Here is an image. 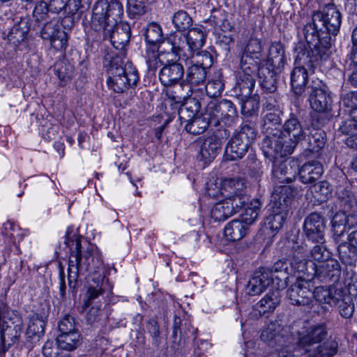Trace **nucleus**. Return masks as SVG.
Listing matches in <instances>:
<instances>
[{"label":"nucleus","mask_w":357,"mask_h":357,"mask_svg":"<svg viewBox=\"0 0 357 357\" xmlns=\"http://www.w3.org/2000/svg\"><path fill=\"white\" fill-rule=\"evenodd\" d=\"M14 24L8 34L10 43L17 45L22 42L29 31V20L26 17H15Z\"/></svg>","instance_id":"nucleus-28"},{"label":"nucleus","mask_w":357,"mask_h":357,"mask_svg":"<svg viewBox=\"0 0 357 357\" xmlns=\"http://www.w3.org/2000/svg\"><path fill=\"white\" fill-rule=\"evenodd\" d=\"M312 47H309L310 50L298 47L296 49L297 52L298 51L308 52L310 55H314L317 57V62L319 60H326L329 56L328 50L331 47V36H322V39L319 40V43L317 44V47L315 45H311Z\"/></svg>","instance_id":"nucleus-41"},{"label":"nucleus","mask_w":357,"mask_h":357,"mask_svg":"<svg viewBox=\"0 0 357 357\" xmlns=\"http://www.w3.org/2000/svg\"><path fill=\"white\" fill-rule=\"evenodd\" d=\"M172 53V51L166 52L165 50H162V47H159L158 53L156 54L153 52L149 56L146 63L148 70L149 72L154 73L156 70L162 65H165L169 61L176 60L177 58L175 57L174 54H168Z\"/></svg>","instance_id":"nucleus-36"},{"label":"nucleus","mask_w":357,"mask_h":357,"mask_svg":"<svg viewBox=\"0 0 357 357\" xmlns=\"http://www.w3.org/2000/svg\"><path fill=\"white\" fill-rule=\"evenodd\" d=\"M280 135L294 151L298 143L305 139L307 134L300 120L293 114L280 128Z\"/></svg>","instance_id":"nucleus-17"},{"label":"nucleus","mask_w":357,"mask_h":357,"mask_svg":"<svg viewBox=\"0 0 357 357\" xmlns=\"http://www.w3.org/2000/svg\"><path fill=\"white\" fill-rule=\"evenodd\" d=\"M310 107L317 112H325L331 109L330 93L321 87H312L309 96Z\"/></svg>","instance_id":"nucleus-26"},{"label":"nucleus","mask_w":357,"mask_h":357,"mask_svg":"<svg viewBox=\"0 0 357 357\" xmlns=\"http://www.w3.org/2000/svg\"><path fill=\"white\" fill-rule=\"evenodd\" d=\"M291 252L289 261L291 269L303 276L317 278L322 282H337L341 275L340 263L332 258L324 263L307 267V245L305 241H289Z\"/></svg>","instance_id":"nucleus-2"},{"label":"nucleus","mask_w":357,"mask_h":357,"mask_svg":"<svg viewBox=\"0 0 357 357\" xmlns=\"http://www.w3.org/2000/svg\"><path fill=\"white\" fill-rule=\"evenodd\" d=\"M228 204L233 208L234 213H237L248 202L249 198L246 193L232 195L225 197Z\"/></svg>","instance_id":"nucleus-59"},{"label":"nucleus","mask_w":357,"mask_h":357,"mask_svg":"<svg viewBox=\"0 0 357 357\" xmlns=\"http://www.w3.org/2000/svg\"><path fill=\"white\" fill-rule=\"evenodd\" d=\"M257 132L250 125L243 124L240 130L229 139L225 150L229 160H237L243 158L250 144L255 140Z\"/></svg>","instance_id":"nucleus-9"},{"label":"nucleus","mask_w":357,"mask_h":357,"mask_svg":"<svg viewBox=\"0 0 357 357\" xmlns=\"http://www.w3.org/2000/svg\"><path fill=\"white\" fill-rule=\"evenodd\" d=\"M345 218L336 213L332 219V231L335 241H338L348 229L344 222Z\"/></svg>","instance_id":"nucleus-56"},{"label":"nucleus","mask_w":357,"mask_h":357,"mask_svg":"<svg viewBox=\"0 0 357 357\" xmlns=\"http://www.w3.org/2000/svg\"><path fill=\"white\" fill-rule=\"evenodd\" d=\"M123 15V6L117 0L107 1L100 0L93 8L91 27L98 33L99 39L109 40L119 53L112 52L109 55L125 56V48L129 43L131 31L128 24H117Z\"/></svg>","instance_id":"nucleus-1"},{"label":"nucleus","mask_w":357,"mask_h":357,"mask_svg":"<svg viewBox=\"0 0 357 357\" xmlns=\"http://www.w3.org/2000/svg\"><path fill=\"white\" fill-rule=\"evenodd\" d=\"M326 222L318 213H312L305 220L303 230L308 240L317 243H324Z\"/></svg>","instance_id":"nucleus-20"},{"label":"nucleus","mask_w":357,"mask_h":357,"mask_svg":"<svg viewBox=\"0 0 357 357\" xmlns=\"http://www.w3.org/2000/svg\"><path fill=\"white\" fill-rule=\"evenodd\" d=\"M105 59L109 61V88L114 92L123 93L130 87L136 86L139 76L132 63H127L123 66L124 62L121 56L109 55Z\"/></svg>","instance_id":"nucleus-4"},{"label":"nucleus","mask_w":357,"mask_h":357,"mask_svg":"<svg viewBox=\"0 0 357 357\" xmlns=\"http://www.w3.org/2000/svg\"><path fill=\"white\" fill-rule=\"evenodd\" d=\"M257 73L262 89L267 93H274L277 90L278 76L281 72H276V69L267 66L258 65Z\"/></svg>","instance_id":"nucleus-27"},{"label":"nucleus","mask_w":357,"mask_h":357,"mask_svg":"<svg viewBox=\"0 0 357 357\" xmlns=\"http://www.w3.org/2000/svg\"><path fill=\"white\" fill-rule=\"evenodd\" d=\"M296 194V190L289 185L277 186L272 195L273 207L287 211V208L291 205Z\"/></svg>","instance_id":"nucleus-25"},{"label":"nucleus","mask_w":357,"mask_h":357,"mask_svg":"<svg viewBox=\"0 0 357 357\" xmlns=\"http://www.w3.org/2000/svg\"><path fill=\"white\" fill-rule=\"evenodd\" d=\"M279 130L266 134L261 143V151L266 158L274 161L278 158H284L293 153L294 150L284 139Z\"/></svg>","instance_id":"nucleus-15"},{"label":"nucleus","mask_w":357,"mask_h":357,"mask_svg":"<svg viewBox=\"0 0 357 357\" xmlns=\"http://www.w3.org/2000/svg\"><path fill=\"white\" fill-rule=\"evenodd\" d=\"M45 332V321L38 314L34 313L29 317L26 331L28 347H35L40 340Z\"/></svg>","instance_id":"nucleus-22"},{"label":"nucleus","mask_w":357,"mask_h":357,"mask_svg":"<svg viewBox=\"0 0 357 357\" xmlns=\"http://www.w3.org/2000/svg\"><path fill=\"white\" fill-rule=\"evenodd\" d=\"M144 38L151 45H157L164 41L162 29L156 22H151L144 28Z\"/></svg>","instance_id":"nucleus-46"},{"label":"nucleus","mask_w":357,"mask_h":357,"mask_svg":"<svg viewBox=\"0 0 357 357\" xmlns=\"http://www.w3.org/2000/svg\"><path fill=\"white\" fill-rule=\"evenodd\" d=\"M314 20L326 29L325 36L337 35L342 22V15L334 4L326 6L321 12L314 13Z\"/></svg>","instance_id":"nucleus-18"},{"label":"nucleus","mask_w":357,"mask_h":357,"mask_svg":"<svg viewBox=\"0 0 357 357\" xmlns=\"http://www.w3.org/2000/svg\"><path fill=\"white\" fill-rule=\"evenodd\" d=\"M73 231L68 228L66 234L65 243L70 248L71 253L68 260V282H77L80 275L87 272L98 273L103 269L102 259L98 251H93L88 245L84 250H82L80 237L76 234L71 236Z\"/></svg>","instance_id":"nucleus-3"},{"label":"nucleus","mask_w":357,"mask_h":357,"mask_svg":"<svg viewBox=\"0 0 357 357\" xmlns=\"http://www.w3.org/2000/svg\"><path fill=\"white\" fill-rule=\"evenodd\" d=\"M270 290L257 304L256 307L259 310V316L266 315L273 312L277 306L280 303L281 294L280 289L275 288Z\"/></svg>","instance_id":"nucleus-31"},{"label":"nucleus","mask_w":357,"mask_h":357,"mask_svg":"<svg viewBox=\"0 0 357 357\" xmlns=\"http://www.w3.org/2000/svg\"><path fill=\"white\" fill-rule=\"evenodd\" d=\"M206 114L212 119V126L217 128L220 126V122L230 127L238 119L237 110L234 103L228 100L222 99L217 102L210 101L206 107Z\"/></svg>","instance_id":"nucleus-12"},{"label":"nucleus","mask_w":357,"mask_h":357,"mask_svg":"<svg viewBox=\"0 0 357 357\" xmlns=\"http://www.w3.org/2000/svg\"><path fill=\"white\" fill-rule=\"evenodd\" d=\"M186 123L185 130L192 135H197L204 132L209 126H212V119L210 115H207L206 109L204 114L199 115Z\"/></svg>","instance_id":"nucleus-34"},{"label":"nucleus","mask_w":357,"mask_h":357,"mask_svg":"<svg viewBox=\"0 0 357 357\" xmlns=\"http://www.w3.org/2000/svg\"><path fill=\"white\" fill-rule=\"evenodd\" d=\"M356 102L357 101H356V96L354 91L347 93L342 96L341 104L348 109H351V114L353 118L354 116V110L357 109V107H356Z\"/></svg>","instance_id":"nucleus-64"},{"label":"nucleus","mask_w":357,"mask_h":357,"mask_svg":"<svg viewBox=\"0 0 357 357\" xmlns=\"http://www.w3.org/2000/svg\"><path fill=\"white\" fill-rule=\"evenodd\" d=\"M273 162V178L275 183H288L295 180L298 173V165L296 161L284 160L280 163L275 160Z\"/></svg>","instance_id":"nucleus-21"},{"label":"nucleus","mask_w":357,"mask_h":357,"mask_svg":"<svg viewBox=\"0 0 357 357\" xmlns=\"http://www.w3.org/2000/svg\"><path fill=\"white\" fill-rule=\"evenodd\" d=\"M155 0H127L128 12L132 17L144 15L147 6Z\"/></svg>","instance_id":"nucleus-55"},{"label":"nucleus","mask_w":357,"mask_h":357,"mask_svg":"<svg viewBox=\"0 0 357 357\" xmlns=\"http://www.w3.org/2000/svg\"><path fill=\"white\" fill-rule=\"evenodd\" d=\"M311 192L318 201L326 200L331 195V190L326 181H321L310 187Z\"/></svg>","instance_id":"nucleus-57"},{"label":"nucleus","mask_w":357,"mask_h":357,"mask_svg":"<svg viewBox=\"0 0 357 357\" xmlns=\"http://www.w3.org/2000/svg\"><path fill=\"white\" fill-rule=\"evenodd\" d=\"M261 51V41L255 38H250L241 56L236 76L255 77Z\"/></svg>","instance_id":"nucleus-11"},{"label":"nucleus","mask_w":357,"mask_h":357,"mask_svg":"<svg viewBox=\"0 0 357 357\" xmlns=\"http://www.w3.org/2000/svg\"><path fill=\"white\" fill-rule=\"evenodd\" d=\"M200 102L194 98H189L179 107L178 114L181 122H187L197 116L200 110Z\"/></svg>","instance_id":"nucleus-37"},{"label":"nucleus","mask_w":357,"mask_h":357,"mask_svg":"<svg viewBox=\"0 0 357 357\" xmlns=\"http://www.w3.org/2000/svg\"><path fill=\"white\" fill-rule=\"evenodd\" d=\"M282 331L281 325L271 322L262 331L260 335L261 340L271 346L281 344L283 339Z\"/></svg>","instance_id":"nucleus-39"},{"label":"nucleus","mask_w":357,"mask_h":357,"mask_svg":"<svg viewBox=\"0 0 357 357\" xmlns=\"http://www.w3.org/2000/svg\"><path fill=\"white\" fill-rule=\"evenodd\" d=\"M341 206L342 210L341 211L349 212L350 211H355L357 208V199L354 194L349 190H346L340 196Z\"/></svg>","instance_id":"nucleus-58"},{"label":"nucleus","mask_w":357,"mask_h":357,"mask_svg":"<svg viewBox=\"0 0 357 357\" xmlns=\"http://www.w3.org/2000/svg\"><path fill=\"white\" fill-rule=\"evenodd\" d=\"M54 71L59 79L60 86H65L75 75V68L73 65L63 61L56 62L54 66Z\"/></svg>","instance_id":"nucleus-43"},{"label":"nucleus","mask_w":357,"mask_h":357,"mask_svg":"<svg viewBox=\"0 0 357 357\" xmlns=\"http://www.w3.org/2000/svg\"><path fill=\"white\" fill-rule=\"evenodd\" d=\"M80 336L79 331L60 333L57 337V344L62 349L73 351L79 344Z\"/></svg>","instance_id":"nucleus-45"},{"label":"nucleus","mask_w":357,"mask_h":357,"mask_svg":"<svg viewBox=\"0 0 357 357\" xmlns=\"http://www.w3.org/2000/svg\"><path fill=\"white\" fill-rule=\"evenodd\" d=\"M295 63L297 66L291 73L290 84L293 93L300 96L305 91L308 82L307 69H314L317 64V57L310 55L308 52L298 51Z\"/></svg>","instance_id":"nucleus-7"},{"label":"nucleus","mask_w":357,"mask_h":357,"mask_svg":"<svg viewBox=\"0 0 357 357\" xmlns=\"http://www.w3.org/2000/svg\"><path fill=\"white\" fill-rule=\"evenodd\" d=\"M322 174L323 167L318 161H310L305 163L301 168L298 167V174L303 183H312L317 181Z\"/></svg>","instance_id":"nucleus-32"},{"label":"nucleus","mask_w":357,"mask_h":357,"mask_svg":"<svg viewBox=\"0 0 357 357\" xmlns=\"http://www.w3.org/2000/svg\"><path fill=\"white\" fill-rule=\"evenodd\" d=\"M184 69L181 63H167L160 70L159 79L164 86H172L178 83L183 77Z\"/></svg>","instance_id":"nucleus-24"},{"label":"nucleus","mask_w":357,"mask_h":357,"mask_svg":"<svg viewBox=\"0 0 357 357\" xmlns=\"http://www.w3.org/2000/svg\"><path fill=\"white\" fill-rule=\"evenodd\" d=\"M204 43L205 35L199 28L190 29L187 35H172L168 39L171 54L178 59H186L192 52L198 50Z\"/></svg>","instance_id":"nucleus-6"},{"label":"nucleus","mask_w":357,"mask_h":357,"mask_svg":"<svg viewBox=\"0 0 357 357\" xmlns=\"http://www.w3.org/2000/svg\"><path fill=\"white\" fill-rule=\"evenodd\" d=\"M206 76L207 71L204 67L192 65L187 70L186 79L191 86L204 85Z\"/></svg>","instance_id":"nucleus-44"},{"label":"nucleus","mask_w":357,"mask_h":357,"mask_svg":"<svg viewBox=\"0 0 357 357\" xmlns=\"http://www.w3.org/2000/svg\"><path fill=\"white\" fill-rule=\"evenodd\" d=\"M248 226L241 220H234L227 224L224 234L227 240L236 241L242 239L246 234Z\"/></svg>","instance_id":"nucleus-38"},{"label":"nucleus","mask_w":357,"mask_h":357,"mask_svg":"<svg viewBox=\"0 0 357 357\" xmlns=\"http://www.w3.org/2000/svg\"><path fill=\"white\" fill-rule=\"evenodd\" d=\"M230 135L227 128L218 129L215 132L208 134L199 139L200 150L198 158L205 165L212 162L221 151L222 146Z\"/></svg>","instance_id":"nucleus-13"},{"label":"nucleus","mask_w":357,"mask_h":357,"mask_svg":"<svg viewBox=\"0 0 357 357\" xmlns=\"http://www.w3.org/2000/svg\"><path fill=\"white\" fill-rule=\"evenodd\" d=\"M245 183L241 178H228L222 181L221 193L224 197L245 193Z\"/></svg>","instance_id":"nucleus-40"},{"label":"nucleus","mask_w":357,"mask_h":357,"mask_svg":"<svg viewBox=\"0 0 357 357\" xmlns=\"http://www.w3.org/2000/svg\"><path fill=\"white\" fill-rule=\"evenodd\" d=\"M269 270L271 272V277L274 279V283L275 284V288H285L287 286L286 280L288 278V266L287 260L285 259L278 260L273 265L271 269Z\"/></svg>","instance_id":"nucleus-35"},{"label":"nucleus","mask_w":357,"mask_h":357,"mask_svg":"<svg viewBox=\"0 0 357 357\" xmlns=\"http://www.w3.org/2000/svg\"><path fill=\"white\" fill-rule=\"evenodd\" d=\"M195 62V65L204 67V69L206 70L213 65V56L208 52L202 51L196 54Z\"/></svg>","instance_id":"nucleus-63"},{"label":"nucleus","mask_w":357,"mask_h":357,"mask_svg":"<svg viewBox=\"0 0 357 357\" xmlns=\"http://www.w3.org/2000/svg\"><path fill=\"white\" fill-rule=\"evenodd\" d=\"M306 137L308 149L311 152H319L325 146V132L324 131L314 130V132L307 135Z\"/></svg>","instance_id":"nucleus-53"},{"label":"nucleus","mask_w":357,"mask_h":357,"mask_svg":"<svg viewBox=\"0 0 357 357\" xmlns=\"http://www.w3.org/2000/svg\"><path fill=\"white\" fill-rule=\"evenodd\" d=\"M286 211L279 210L266 217L264 225L266 229L278 231L282 227L286 219Z\"/></svg>","instance_id":"nucleus-51"},{"label":"nucleus","mask_w":357,"mask_h":357,"mask_svg":"<svg viewBox=\"0 0 357 357\" xmlns=\"http://www.w3.org/2000/svg\"><path fill=\"white\" fill-rule=\"evenodd\" d=\"M80 312L84 314L86 319L89 324H93L98 321L101 315L100 307L93 305V304L86 307L82 304Z\"/></svg>","instance_id":"nucleus-62"},{"label":"nucleus","mask_w":357,"mask_h":357,"mask_svg":"<svg viewBox=\"0 0 357 357\" xmlns=\"http://www.w3.org/2000/svg\"><path fill=\"white\" fill-rule=\"evenodd\" d=\"M303 32L308 47H312L311 45L317 47L319 40L322 39V36H324V35L325 34V32L322 31V28L319 27V21L314 20V14L311 20L304 25Z\"/></svg>","instance_id":"nucleus-33"},{"label":"nucleus","mask_w":357,"mask_h":357,"mask_svg":"<svg viewBox=\"0 0 357 357\" xmlns=\"http://www.w3.org/2000/svg\"><path fill=\"white\" fill-rule=\"evenodd\" d=\"M324 243H317L315 245L310 251V255H307V257H310L312 261V266L314 265H318L331 259V252L323 245Z\"/></svg>","instance_id":"nucleus-49"},{"label":"nucleus","mask_w":357,"mask_h":357,"mask_svg":"<svg viewBox=\"0 0 357 357\" xmlns=\"http://www.w3.org/2000/svg\"><path fill=\"white\" fill-rule=\"evenodd\" d=\"M281 124L280 115L275 112H268L266 114L262 119L261 126L266 134L274 132L275 130H280L277 126Z\"/></svg>","instance_id":"nucleus-54"},{"label":"nucleus","mask_w":357,"mask_h":357,"mask_svg":"<svg viewBox=\"0 0 357 357\" xmlns=\"http://www.w3.org/2000/svg\"><path fill=\"white\" fill-rule=\"evenodd\" d=\"M286 64V55L283 45L278 42L271 44L266 59V66L282 72Z\"/></svg>","instance_id":"nucleus-29"},{"label":"nucleus","mask_w":357,"mask_h":357,"mask_svg":"<svg viewBox=\"0 0 357 357\" xmlns=\"http://www.w3.org/2000/svg\"><path fill=\"white\" fill-rule=\"evenodd\" d=\"M66 0H47V1H38L33 10V17L36 20L40 21L46 20L48 17V13L58 14L61 11L64 12Z\"/></svg>","instance_id":"nucleus-23"},{"label":"nucleus","mask_w":357,"mask_h":357,"mask_svg":"<svg viewBox=\"0 0 357 357\" xmlns=\"http://www.w3.org/2000/svg\"><path fill=\"white\" fill-rule=\"evenodd\" d=\"M236 83L233 89L234 96L239 100L241 114L246 117L256 115L259 109L258 96H251L255 85V77L236 76Z\"/></svg>","instance_id":"nucleus-8"},{"label":"nucleus","mask_w":357,"mask_h":357,"mask_svg":"<svg viewBox=\"0 0 357 357\" xmlns=\"http://www.w3.org/2000/svg\"><path fill=\"white\" fill-rule=\"evenodd\" d=\"M337 349V343L335 340H324L307 353H310L309 356L311 357H332L336 354Z\"/></svg>","instance_id":"nucleus-42"},{"label":"nucleus","mask_w":357,"mask_h":357,"mask_svg":"<svg viewBox=\"0 0 357 357\" xmlns=\"http://www.w3.org/2000/svg\"><path fill=\"white\" fill-rule=\"evenodd\" d=\"M172 22L177 31L183 32L192 26V19L185 10H179L173 15Z\"/></svg>","instance_id":"nucleus-47"},{"label":"nucleus","mask_w":357,"mask_h":357,"mask_svg":"<svg viewBox=\"0 0 357 357\" xmlns=\"http://www.w3.org/2000/svg\"><path fill=\"white\" fill-rule=\"evenodd\" d=\"M59 330L60 333H68L73 332H78L75 319L69 314L65 315L63 319L59 322Z\"/></svg>","instance_id":"nucleus-61"},{"label":"nucleus","mask_w":357,"mask_h":357,"mask_svg":"<svg viewBox=\"0 0 357 357\" xmlns=\"http://www.w3.org/2000/svg\"><path fill=\"white\" fill-rule=\"evenodd\" d=\"M271 272L268 268H259L249 280L245 292L249 296H256L264 292L266 289L273 284L275 288L274 279L271 277Z\"/></svg>","instance_id":"nucleus-19"},{"label":"nucleus","mask_w":357,"mask_h":357,"mask_svg":"<svg viewBox=\"0 0 357 357\" xmlns=\"http://www.w3.org/2000/svg\"><path fill=\"white\" fill-rule=\"evenodd\" d=\"M40 35L43 40H48L52 48L56 51L65 50L68 45V35L60 28L57 19L47 22L41 29Z\"/></svg>","instance_id":"nucleus-16"},{"label":"nucleus","mask_w":357,"mask_h":357,"mask_svg":"<svg viewBox=\"0 0 357 357\" xmlns=\"http://www.w3.org/2000/svg\"><path fill=\"white\" fill-rule=\"evenodd\" d=\"M224 86V83L220 78L213 79L205 86L206 92L209 97L216 98L221 95Z\"/></svg>","instance_id":"nucleus-60"},{"label":"nucleus","mask_w":357,"mask_h":357,"mask_svg":"<svg viewBox=\"0 0 357 357\" xmlns=\"http://www.w3.org/2000/svg\"><path fill=\"white\" fill-rule=\"evenodd\" d=\"M328 335L326 324H312L305 321L296 331V344L298 347L307 352L315 345L321 343Z\"/></svg>","instance_id":"nucleus-10"},{"label":"nucleus","mask_w":357,"mask_h":357,"mask_svg":"<svg viewBox=\"0 0 357 357\" xmlns=\"http://www.w3.org/2000/svg\"><path fill=\"white\" fill-rule=\"evenodd\" d=\"M261 204L259 199L252 200L245 208L242 214V220H241L247 226L251 225L257 219L261 211Z\"/></svg>","instance_id":"nucleus-50"},{"label":"nucleus","mask_w":357,"mask_h":357,"mask_svg":"<svg viewBox=\"0 0 357 357\" xmlns=\"http://www.w3.org/2000/svg\"><path fill=\"white\" fill-rule=\"evenodd\" d=\"M233 208L225 199L216 203L211 210V216L215 221H224L234 215Z\"/></svg>","instance_id":"nucleus-48"},{"label":"nucleus","mask_w":357,"mask_h":357,"mask_svg":"<svg viewBox=\"0 0 357 357\" xmlns=\"http://www.w3.org/2000/svg\"><path fill=\"white\" fill-rule=\"evenodd\" d=\"M310 277L301 274L296 281L288 289L287 295L291 303L298 306L313 305L314 290L312 291V284Z\"/></svg>","instance_id":"nucleus-14"},{"label":"nucleus","mask_w":357,"mask_h":357,"mask_svg":"<svg viewBox=\"0 0 357 357\" xmlns=\"http://www.w3.org/2000/svg\"><path fill=\"white\" fill-rule=\"evenodd\" d=\"M102 278L98 275V282H95L96 284H89L87 287L83 303L84 307L93 304V301L103 294Z\"/></svg>","instance_id":"nucleus-52"},{"label":"nucleus","mask_w":357,"mask_h":357,"mask_svg":"<svg viewBox=\"0 0 357 357\" xmlns=\"http://www.w3.org/2000/svg\"><path fill=\"white\" fill-rule=\"evenodd\" d=\"M314 298L319 304L337 307L342 317L349 319L353 317L355 305L351 296L343 288L334 285L319 286L314 289Z\"/></svg>","instance_id":"nucleus-5"},{"label":"nucleus","mask_w":357,"mask_h":357,"mask_svg":"<svg viewBox=\"0 0 357 357\" xmlns=\"http://www.w3.org/2000/svg\"><path fill=\"white\" fill-rule=\"evenodd\" d=\"M349 245L346 243L338 247L340 258L345 264L351 265L356 258L357 251V230L352 231L347 238Z\"/></svg>","instance_id":"nucleus-30"}]
</instances>
